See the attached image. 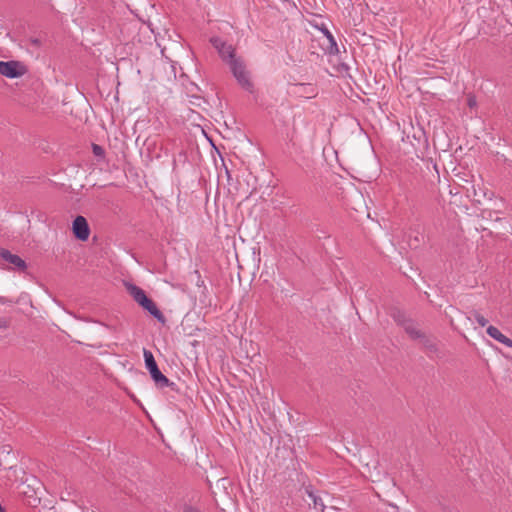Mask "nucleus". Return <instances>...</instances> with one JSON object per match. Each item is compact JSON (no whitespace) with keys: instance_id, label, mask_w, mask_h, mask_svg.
Here are the masks:
<instances>
[{"instance_id":"f257e3e1","label":"nucleus","mask_w":512,"mask_h":512,"mask_svg":"<svg viewBox=\"0 0 512 512\" xmlns=\"http://www.w3.org/2000/svg\"><path fill=\"white\" fill-rule=\"evenodd\" d=\"M126 287L135 302H137L143 309L147 310L158 321L162 323L165 322V317L162 312L158 309L156 304L147 297L142 288L134 284H128Z\"/></svg>"},{"instance_id":"f03ea898","label":"nucleus","mask_w":512,"mask_h":512,"mask_svg":"<svg viewBox=\"0 0 512 512\" xmlns=\"http://www.w3.org/2000/svg\"><path fill=\"white\" fill-rule=\"evenodd\" d=\"M229 68L237 80L238 84L245 90L251 92L253 88L252 81L250 79V73L246 69V65L241 58H236L228 64Z\"/></svg>"},{"instance_id":"7ed1b4c3","label":"nucleus","mask_w":512,"mask_h":512,"mask_svg":"<svg viewBox=\"0 0 512 512\" xmlns=\"http://www.w3.org/2000/svg\"><path fill=\"white\" fill-rule=\"evenodd\" d=\"M143 355L146 368L149 370L151 377L156 385L160 388L173 385V383H171L169 379L159 370L153 354L149 350L144 349Z\"/></svg>"},{"instance_id":"20e7f679","label":"nucleus","mask_w":512,"mask_h":512,"mask_svg":"<svg viewBox=\"0 0 512 512\" xmlns=\"http://www.w3.org/2000/svg\"><path fill=\"white\" fill-rule=\"evenodd\" d=\"M211 43L225 63L229 64L232 60L238 58L235 54L234 47L231 44H227L221 38L213 37L211 38Z\"/></svg>"},{"instance_id":"39448f33","label":"nucleus","mask_w":512,"mask_h":512,"mask_svg":"<svg viewBox=\"0 0 512 512\" xmlns=\"http://www.w3.org/2000/svg\"><path fill=\"white\" fill-rule=\"evenodd\" d=\"M25 73L24 66L17 61H0V74L7 78H18Z\"/></svg>"},{"instance_id":"423d86ee","label":"nucleus","mask_w":512,"mask_h":512,"mask_svg":"<svg viewBox=\"0 0 512 512\" xmlns=\"http://www.w3.org/2000/svg\"><path fill=\"white\" fill-rule=\"evenodd\" d=\"M72 231L75 238L78 240H88L90 236V228L86 218L81 215L77 216L72 223Z\"/></svg>"},{"instance_id":"0eeeda50","label":"nucleus","mask_w":512,"mask_h":512,"mask_svg":"<svg viewBox=\"0 0 512 512\" xmlns=\"http://www.w3.org/2000/svg\"><path fill=\"white\" fill-rule=\"evenodd\" d=\"M0 258L19 270L23 271L27 268L26 262L22 258H20L18 255L12 254L5 248H0Z\"/></svg>"},{"instance_id":"6e6552de","label":"nucleus","mask_w":512,"mask_h":512,"mask_svg":"<svg viewBox=\"0 0 512 512\" xmlns=\"http://www.w3.org/2000/svg\"><path fill=\"white\" fill-rule=\"evenodd\" d=\"M186 115L183 116L186 119V128H204L206 126L205 123H203L204 119L202 116L191 109H187Z\"/></svg>"},{"instance_id":"1a4fd4ad","label":"nucleus","mask_w":512,"mask_h":512,"mask_svg":"<svg viewBox=\"0 0 512 512\" xmlns=\"http://www.w3.org/2000/svg\"><path fill=\"white\" fill-rule=\"evenodd\" d=\"M487 334L493 338L494 340L498 341L499 343L505 345L506 347L512 348V340L505 336L498 328L495 326H488L487 327Z\"/></svg>"},{"instance_id":"9d476101","label":"nucleus","mask_w":512,"mask_h":512,"mask_svg":"<svg viewBox=\"0 0 512 512\" xmlns=\"http://www.w3.org/2000/svg\"><path fill=\"white\" fill-rule=\"evenodd\" d=\"M401 325L403 326L406 333L412 338V339H420L423 337L422 331L418 328V325L414 323L412 320H404L401 322Z\"/></svg>"},{"instance_id":"9b49d317","label":"nucleus","mask_w":512,"mask_h":512,"mask_svg":"<svg viewBox=\"0 0 512 512\" xmlns=\"http://www.w3.org/2000/svg\"><path fill=\"white\" fill-rule=\"evenodd\" d=\"M209 131L211 132V130H209ZM236 131L241 132V130H212V132L217 133L218 135H220L222 137V139L224 141L227 142V146L229 148L237 147V145L234 143V137L236 136L235 135Z\"/></svg>"},{"instance_id":"f8f14e48","label":"nucleus","mask_w":512,"mask_h":512,"mask_svg":"<svg viewBox=\"0 0 512 512\" xmlns=\"http://www.w3.org/2000/svg\"><path fill=\"white\" fill-rule=\"evenodd\" d=\"M297 93L306 97V98H312L317 95V88L312 84H298L296 86Z\"/></svg>"},{"instance_id":"ddd939ff","label":"nucleus","mask_w":512,"mask_h":512,"mask_svg":"<svg viewBox=\"0 0 512 512\" xmlns=\"http://www.w3.org/2000/svg\"><path fill=\"white\" fill-rule=\"evenodd\" d=\"M306 492L308 494V497L312 500L314 508L316 510L323 512L325 505L323 503L322 498L318 496L316 493H314L312 490L307 489Z\"/></svg>"},{"instance_id":"4468645a","label":"nucleus","mask_w":512,"mask_h":512,"mask_svg":"<svg viewBox=\"0 0 512 512\" xmlns=\"http://www.w3.org/2000/svg\"><path fill=\"white\" fill-rule=\"evenodd\" d=\"M468 319L471 321H475L481 327H485L488 324V320L477 311H473L471 315L468 317Z\"/></svg>"},{"instance_id":"2eb2a0df","label":"nucleus","mask_w":512,"mask_h":512,"mask_svg":"<svg viewBox=\"0 0 512 512\" xmlns=\"http://www.w3.org/2000/svg\"><path fill=\"white\" fill-rule=\"evenodd\" d=\"M326 39L328 41L327 51L330 54H337L339 52V49L334 36L332 34H329L328 37H326Z\"/></svg>"},{"instance_id":"dca6fc26","label":"nucleus","mask_w":512,"mask_h":512,"mask_svg":"<svg viewBox=\"0 0 512 512\" xmlns=\"http://www.w3.org/2000/svg\"><path fill=\"white\" fill-rule=\"evenodd\" d=\"M423 346H425L430 351H436V343L434 339L423 335L422 338L419 339Z\"/></svg>"},{"instance_id":"f3484780","label":"nucleus","mask_w":512,"mask_h":512,"mask_svg":"<svg viewBox=\"0 0 512 512\" xmlns=\"http://www.w3.org/2000/svg\"><path fill=\"white\" fill-rule=\"evenodd\" d=\"M466 104L471 110L475 109L477 107L476 97L474 95L469 94L466 99Z\"/></svg>"},{"instance_id":"a211bd4d","label":"nucleus","mask_w":512,"mask_h":512,"mask_svg":"<svg viewBox=\"0 0 512 512\" xmlns=\"http://www.w3.org/2000/svg\"><path fill=\"white\" fill-rule=\"evenodd\" d=\"M92 150L96 157L103 158L104 157V149L97 144H92Z\"/></svg>"},{"instance_id":"6ab92c4d","label":"nucleus","mask_w":512,"mask_h":512,"mask_svg":"<svg viewBox=\"0 0 512 512\" xmlns=\"http://www.w3.org/2000/svg\"><path fill=\"white\" fill-rule=\"evenodd\" d=\"M202 134L210 141V143L215 146L213 135L209 134L206 129L201 130Z\"/></svg>"},{"instance_id":"aec40b11","label":"nucleus","mask_w":512,"mask_h":512,"mask_svg":"<svg viewBox=\"0 0 512 512\" xmlns=\"http://www.w3.org/2000/svg\"><path fill=\"white\" fill-rule=\"evenodd\" d=\"M7 303H11V301L5 297L0 296V304H7Z\"/></svg>"},{"instance_id":"412c9836","label":"nucleus","mask_w":512,"mask_h":512,"mask_svg":"<svg viewBox=\"0 0 512 512\" xmlns=\"http://www.w3.org/2000/svg\"><path fill=\"white\" fill-rule=\"evenodd\" d=\"M322 32L325 35V37H328L329 34H332L327 28H323Z\"/></svg>"},{"instance_id":"4be33fe9","label":"nucleus","mask_w":512,"mask_h":512,"mask_svg":"<svg viewBox=\"0 0 512 512\" xmlns=\"http://www.w3.org/2000/svg\"><path fill=\"white\" fill-rule=\"evenodd\" d=\"M6 327V320L0 319V328Z\"/></svg>"},{"instance_id":"5701e85b","label":"nucleus","mask_w":512,"mask_h":512,"mask_svg":"<svg viewBox=\"0 0 512 512\" xmlns=\"http://www.w3.org/2000/svg\"><path fill=\"white\" fill-rule=\"evenodd\" d=\"M187 512H201V511H199V510H197V509H194V508H189V509L187 510Z\"/></svg>"},{"instance_id":"b1692460","label":"nucleus","mask_w":512,"mask_h":512,"mask_svg":"<svg viewBox=\"0 0 512 512\" xmlns=\"http://www.w3.org/2000/svg\"><path fill=\"white\" fill-rule=\"evenodd\" d=\"M418 132H419L420 134L425 135V130H424V129L418 130Z\"/></svg>"},{"instance_id":"393cba45","label":"nucleus","mask_w":512,"mask_h":512,"mask_svg":"<svg viewBox=\"0 0 512 512\" xmlns=\"http://www.w3.org/2000/svg\"><path fill=\"white\" fill-rule=\"evenodd\" d=\"M391 507L396 509V510L398 509V507L396 505H391Z\"/></svg>"}]
</instances>
